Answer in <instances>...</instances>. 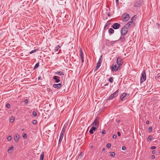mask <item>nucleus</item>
<instances>
[{
    "label": "nucleus",
    "mask_w": 160,
    "mask_h": 160,
    "mask_svg": "<svg viewBox=\"0 0 160 160\" xmlns=\"http://www.w3.org/2000/svg\"><path fill=\"white\" fill-rule=\"evenodd\" d=\"M6 107L8 108H10V105L8 103L6 105Z\"/></svg>",
    "instance_id": "35"
},
{
    "label": "nucleus",
    "mask_w": 160,
    "mask_h": 160,
    "mask_svg": "<svg viewBox=\"0 0 160 160\" xmlns=\"http://www.w3.org/2000/svg\"><path fill=\"white\" fill-rule=\"evenodd\" d=\"M55 74H56L58 75H64L63 72H62V71H57V72H55Z\"/></svg>",
    "instance_id": "16"
},
{
    "label": "nucleus",
    "mask_w": 160,
    "mask_h": 160,
    "mask_svg": "<svg viewBox=\"0 0 160 160\" xmlns=\"http://www.w3.org/2000/svg\"><path fill=\"white\" fill-rule=\"evenodd\" d=\"M101 64L99 63H97V64L96 67H97V68L98 67L99 68V67L101 66Z\"/></svg>",
    "instance_id": "40"
},
{
    "label": "nucleus",
    "mask_w": 160,
    "mask_h": 160,
    "mask_svg": "<svg viewBox=\"0 0 160 160\" xmlns=\"http://www.w3.org/2000/svg\"><path fill=\"white\" fill-rule=\"evenodd\" d=\"M119 92L118 90H117L115 92L111 95L109 97L108 100H111L116 97L118 95L119 93Z\"/></svg>",
    "instance_id": "4"
},
{
    "label": "nucleus",
    "mask_w": 160,
    "mask_h": 160,
    "mask_svg": "<svg viewBox=\"0 0 160 160\" xmlns=\"http://www.w3.org/2000/svg\"><path fill=\"white\" fill-rule=\"evenodd\" d=\"M24 103L26 104H27L28 103V99H25L24 101Z\"/></svg>",
    "instance_id": "42"
},
{
    "label": "nucleus",
    "mask_w": 160,
    "mask_h": 160,
    "mask_svg": "<svg viewBox=\"0 0 160 160\" xmlns=\"http://www.w3.org/2000/svg\"><path fill=\"white\" fill-rule=\"evenodd\" d=\"M102 133L103 134H105L106 133V131L105 130H102Z\"/></svg>",
    "instance_id": "50"
},
{
    "label": "nucleus",
    "mask_w": 160,
    "mask_h": 160,
    "mask_svg": "<svg viewBox=\"0 0 160 160\" xmlns=\"http://www.w3.org/2000/svg\"><path fill=\"white\" fill-rule=\"evenodd\" d=\"M39 62L37 63L34 67L33 69H35L38 68L39 66Z\"/></svg>",
    "instance_id": "23"
},
{
    "label": "nucleus",
    "mask_w": 160,
    "mask_h": 160,
    "mask_svg": "<svg viewBox=\"0 0 160 160\" xmlns=\"http://www.w3.org/2000/svg\"><path fill=\"white\" fill-rule=\"evenodd\" d=\"M136 15L133 16L131 19L132 22H133V21H135L136 20Z\"/></svg>",
    "instance_id": "30"
},
{
    "label": "nucleus",
    "mask_w": 160,
    "mask_h": 160,
    "mask_svg": "<svg viewBox=\"0 0 160 160\" xmlns=\"http://www.w3.org/2000/svg\"><path fill=\"white\" fill-rule=\"evenodd\" d=\"M32 115L34 117H36L37 116V113L35 111H33L32 112Z\"/></svg>",
    "instance_id": "28"
},
{
    "label": "nucleus",
    "mask_w": 160,
    "mask_h": 160,
    "mask_svg": "<svg viewBox=\"0 0 160 160\" xmlns=\"http://www.w3.org/2000/svg\"><path fill=\"white\" fill-rule=\"evenodd\" d=\"M114 30L112 28H110L109 29L108 32L110 35L111 34H113L114 33Z\"/></svg>",
    "instance_id": "17"
},
{
    "label": "nucleus",
    "mask_w": 160,
    "mask_h": 160,
    "mask_svg": "<svg viewBox=\"0 0 160 160\" xmlns=\"http://www.w3.org/2000/svg\"><path fill=\"white\" fill-rule=\"evenodd\" d=\"M125 40V38L124 36L121 37L118 40H120L121 42H123Z\"/></svg>",
    "instance_id": "19"
},
{
    "label": "nucleus",
    "mask_w": 160,
    "mask_h": 160,
    "mask_svg": "<svg viewBox=\"0 0 160 160\" xmlns=\"http://www.w3.org/2000/svg\"><path fill=\"white\" fill-rule=\"evenodd\" d=\"M107 14H108V16H110V13H107Z\"/></svg>",
    "instance_id": "58"
},
{
    "label": "nucleus",
    "mask_w": 160,
    "mask_h": 160,
    "mask_svg": "<svg viewBox=\"0 0 160 160\" xmlns=\"http://www.w3.org/2000/svg\"><path fill=\"white\" fill-rule=\"evenodd\" d=\"M99 118L98 117H97L93 122L91 124V125H93V126L94 125L98 127L99 125Z\"/></svg>",
    "instance_id": "5"
},
{
    "label": "nucleus",
    "mask_w": 160,
    "mask_h": 160,
    "mask_svg": "<svg viewBox=\"0 0 160 160\" xmlns=\"http://www.w3.org/2000/svg\"><path fill=\"white\" fill-rule=\"evenodd\" d=\"M108 84H106L104 85V86H108Z\"/></svg>",
    "instance_id": "60"
},
{
    "label": "nucleus",
    "mask_w": 160,
    "mask_h": 160,
    "mask_svg": "<svg viewBox=\"0 0 160 160\" xmlns=\"http://www.w3.org/2000/svg\"><path fill=\"white\" fill-rule=\"evenodd\" d=\"M148 130L150 132H151L152 131V127H150L148 128Z\"/></svg>",
    "instance_id": "41"
},
{
    "label": "nucleus",
    "mask_w": 160,
    "mask_h": 160,
    "mask_svg": "<svg viewBox=\"0 0 160 160\" xmlns=\"http://www.w3.org/2000/svg\"><path fill=\"white\" fill-rule=\"evenodd\" d=\"M159 153H160V151H159Z\"/></svg>",
    "instance_id": "63"
},
{
    "label": "nucleus",
    "mask_w": 160,
    "mask_h": 160,
    "mask_svg": "<svg viewBox=\"0 0 160 160\" xmlns=\"http://www.w3.org/2000/svg\"><path fill=\"white\" fill-rule=\"evenodd\" d=\"M63 138V136H60L59 139V142H58L59 143H61V142Z\"/></svg>",
    "instance_id": "31"
},
{
    "label": "nucleus",
    "mask_w": 160,
    "mask_h": 160,
    "mask_svg": "<svg viewBox=\"0 0 160 160\" xmlns=\"http://www.w3.org/2000/svg\"><path fill=\"white\" fill-rule=\"evenodd\" d=\"M23 138H27V134H26V133H25L24 135H23Z\"/></svg>",
    "instance_id": "47"
},
{
    "label": "nucleus",
    "mask_w": 160,
    "mask_h": 160,
    "mask_svg": "<svg viewBox=\"0 0 160 160\" xmlns=\"http://www.w3.org/2000/svg\"><path fill=\"white\" fill-rule=\"evenodd\" d=\"M120 26L121 25L119 23H115L112 25V27L115 29H119Z\"/></svg>",
    "instance_id": "9"
},
{
    "label": "nucleus",
    "mask_w": 160,
    "mask_h": 160,
    "mask_svg": "<svg viewBox=\"0 0 160 160\" xmlns=\"http://www.w3.org/2000/svg\"><path fill=\"white\" fill-rule=\"evenodd\" d=\"M61 47L59 45L57 46L55 49V52H57L58 51V49Z\"/></svg>",
    "instance_id": "25"
},
{
    "label": "nucleus",
    "mask_w": 160,
    "mask_h": 160,
    "mask_svg": "<svg viewBox=\"0 0 160 160\" xmlns=\"http://www.w3.org/2000/svg\"><path fill=\"white\" fill-rule=\"evenodd\" d=\"M105 148H104L102 149V151L103 152H104L105 151Z\"/></svg>",
    "instance_id": "57"
},
{
    "label": "nucleus",
    "mask_w": 160,
    "mask_h": 160,
    "mask_svg": "<svg viewBox=\"0 0 160 160\" xmlns=\"http://www.w3.org/2000/svg\"><path fill=\"white\" fill-rule=\"evenodd\" d=\"M118 135L119 136H121V133L119 132H118Z\"/></svg>",
    "instance_id": "51"
},
{
    "label": "nucleus",
    "mask_w": 160,
    "mask_h": 160,
    "mask_svg": "<svg viewBox=\"0 0 160 160\" xmlns=\"http://www.w3.org/2000/svg\"><path fill=\"white\" fill-rule=\"evenodd\" d=\"M32 123L34 124H37L38 123L37 121L36 120H34L33 121Z\"/></svg>",
    "instance_id": "38"
},
{
    "label": "nucleus",
    "mask_w": 160,
    "mask_h": 160,
    "mask_svg": "<svg viewBox=\"0 0 160 160\" xmlns=\"http://www.w3.org/2000/svg\"><path fill=\"white\" fill-rule=\"evenodd\" d=\"M122 149L123 150H125L126 149V147L124 146L122 147Z\"/></svg>",
    "instance_id": "45"
},
{
    "label": "nucleus",
    "mask_w": 160,
    "mask_h": 160,
    "mask_svg": "<svg viewBox=\"0 0 160 160\" xmlns=\"http://www.w3.org/2000/svg\"><path fill=\"white\" fill-rule=\"evenodd\" d=\"M65 131H66L65 129L64 128H63L62 129V131L61 133L60 136H63V137L64 134L65 132Z\"/></svg>",
    "instance_id": "18"
},
{
    "label": "nucleus",
    "mask_w": 160,
    "mask_h": 160,
    "mask_svg": "<svg viewBox=\"0 0 160 160\" xmlns=\"http://www.w3.org/2000/svg\"><path fill=\"white\" fill-rule=\"evenodd\" d=\"M14 118L13 117H11L9 120V122H13L14 121Z\"/></svg>",
    "instance_id": "24"
},
{
    "label": "nucleus",
    "mask_w": 160,
    "mask_h": 160,
    "mask_svg": "<svg viewBox=\"0 0 160 160\" xmlns=\"http://www.w3.org/2000/svg\"><path fill=\"white\" fill-rule=\"evenodd\" d=\"M92 129L93 131H96L97 129V128L95 127H92L91 128Z\"/></svg>",
    "instance_id": "37"
},
{
    "label": "nucleus",
    "mask_w": 160,
    "mask_h": 160,
    "mask_svg": "<svg viewBox=\"0 0 160 160\" xmlns=\"http://www.w3.org/2000/svg\"><path fill=\"white\" fill-rule=\"evenodd\" d=\"M53 87L55 88L59 89L62 87V84L61 83H58L57 84H54L53 85Z\"/></svg>",
    "instance_id": "11"
},
{
    "label": "nucleus",
    "mask_w": 160,
    "mask_h": 160,
    "mask_svg": "<svg viewBox=\"0 0 160 160\" xmlns=\"http://www.w3.org/2000/svg\"><path fill=\"white\" fill-rule=\"evenodd\" d=\"M20 135L18 134L15 135L14 137V139L16 142H18L19 139Z\"/></svg>",
    "instance_id": "15"
},
{
    "label": "nucleus",
    "mask_w": 160,
    "mask_h": 160,
    "mask_svg": "<svg viewBox=\"0 0 160 160\" xmlns=\"http://www.w3.org/2000/svg\"><path fill=\"white\" fill-rule=\"evenodd\" d=\"M156 146H153L151 147L150 149H156Z\"/></svg>",
    "instance_id": "43"
},
{
    "label": "nucleus",
    "mask_w": 160,
    "mask_h": 160,
    "mask_svg": "<svg viewBox=\"0 0 160 160\" xmlns=\"http://www.w3.org/2000/svg\"><path fill=\"white\" fill-rule=\"evenodd\" d=\"M89 132L91 134H93V133H94V132H93V130L92 129V128H91V129H90V130H89Z\"/></svg>",
    "instance_id": "36"
},
{
    "label": "nucleus",
    "mask_w": 160,
    "mask_h": 160,
    "mask_svg": "<svg viewBox=\"0 0 160 160\" xmlns=\"http://www.w3.org/2000/svg\"><path fill=\"white\" fill-rule=\"evenodd\" d=\"M151 158L152 159H153L155 158V156L154 155H153L152 156Z\"/></svg>",
    "instance_id": "52"
},
{
    "label": "nucleus",
    "mask_w": 160,
    "mask_h": 160,
    "mask_svg": "<svg viewBox=\"0 0 160 160\" xmlns=\"http://www.w3.org/2000/svg\"><path fill=\"white\" fill-rule=\"evenodd\" d=\"M108 25H109V24H108V23H107L106 24L105 26H104V29H105Z\"/></svg>",
    "instance_id": "44"
},
{
    "label": "nucleus",
    "mask_w": 160,
    "mask_h": 160,
    "mask_svg": "<svg viewBox=\"0 0 160 160\" xmlns=\"http://www.w3.org/2000/svg\"><path fill=\"white\" fill-rule=\"evenodd\" d=\"M149 121H147L146 122V124H149Z\"/></svg>",
    "instance_id": "54"
},
{
    "label": "nucleus",
    "mask_w": 160,
    "mask_h": 160,
    "mask_svg": "<svg viewBox=\"0 0 160 160\" xmlns=\"http://www.w3.org/2000/svg\"><path fill=\"white\" fill-rule=\"evenodd\" d=\"M37 51V49L33 50H32V51L30 52H29V53L30 54H32V53H33Z\"/></svg>",
    "instance_id": "32"
},
{
    "label": "nucleus",
    "mask_w": 160,
    "mask_h": 160,
    "mask_svg": "<svg viewBox=\"0 0 160 160\" xmlns=\"http://www.w3.org/2000/svg\"><path fill=\"white\" fill-rule=\"evenodd\" d=\"M122 17L123 19V21H127L129 20V14L127 13H125L123 15Z\"/></svg>",
    "instance_id": "6"
},
{
    "label": "nucleus",
    "mask_w": 160,
    "mask_h": 160,
    "mask_svg": "<svg viewBox=\"0 0 160 160\" xmlns=\"http://www.w3.org/2000/svg\"><path fill=\"white\" fill-rule=\"evenodd\" d=\"M121 66L118 65V69H120L121 68V67H120Z\"/></svg>",
    "instance_id": "56"
},
{
    "label": "nucleus",
    "mask_w": 160,
    "mask_h": 160,
    "mask_svg": "<svg viewBox=\"0 0 160 160\" xmlns=\"http://www.w3.org/2000/svg\"><path fill=\"white\" fill-rule=\"evenodd\" d=\"M108 81L110 82H111V83H112V82H113V77H111L108 80Z\"/></svg>",
    "instance_id": "27"
},
{
    "label": "nucleus",
    "mask_w": 160,
    "mask_h": 160,
    "mask_svg": "<svg viewBox=\"0 0 160 160\" xmlns=\"http://www.w3.org/2000/svg\"><path fill=\"white\" fill-rule=\"evenodd\" d=\"M143 4V0H138L135 1L133 4V7L137 8L140 7Z\"/></svg>",
    "instance_id": "1"
},
{
    "label": "nucleus",
    "mask_w": 160,
    "mask_h": 160,
    "mask_svg": "<svg viewBox=\"0 0 160 160\" xmlns=\"http://www.w3.org/2000/svg\"><path fill=\"white\" fill-rule=\"evenodd\" d=\"M159 75V74H158L157 75L158 76V78H159V77H160V75Z\"/></svg>",
    "instance_id": "59"
},
{
    "label": "nucleus",
    "mask_w": 160,
    "mask_h": 160,
    "mask_svg": "<svg viewBox=\"0 0 160 160\" xmlns=\"http://www.w3.org/2000/svg\"><path fill=\"white\" fill-rule=\"evenodd\" d=\"M152 153L153 154H154V153H156V151L155 150H153L152 151Z\"/></svg>",
    "instance_id": "53"
},
{
    "label": "nucleus",
    "mask_w": 160,
    "mask_h": 160,
    "mask_svg": "<svg viewBox=\"0 0 160 160\" xmlns=\"http://www.w3.org/2000/svg\"><path fill=\"white\" fill-rule=\"evenodd\" d=\"M109 153L110 154V156H112L113 157H115V154L114 152H109Z\"/></svg>",
    "instance_id": "26"
},
{
    "label": "nucleus",
    "mask_w": 160,
    "mask_h": 160,
    "mask_svg": "<svg viewBox=\"0 0 160 160\" xmlns=\"http://www.w3.org/2000/svg\"><path fill=\"white\" fill-rule=\"evenodd\" d=\"M59 77L57 76H54L53 77V79L55 80V82L56 83H58L60 82V80L59 79Z\"/></svg>",
    "instance_id": "14"
},
{
    "label": "nucleus",
    "mask_w": 160,
    "mask_h": 160,
    "mask_svg": "<svg viewBox=\"0 0 160 160\" xmlns=\"http://www.w3.org/2000/svg\"><path fill=\"white\" fill-rule=\"evenodd\" d=\"M146 79V72L145 70L143 71L141 77L140 82L141 83H142L145 81Z\"/></svg>",
    "instance_id": "3"
},
{
    "label": "nucleus",
    "mask_w": 160,
    "mask_h": 160,
    "mask_svg": "<svg viewBox=\"0 0 160 160\" xmlns=\"http://www.w3.org/2000/svg\"><path fill=\"white\" fill-rule=\"evenodd\" d=\"M118 40L112 41L109 42V44L111 46H112Z\"/></svg>",
    "instance_id": "22"
},
{
    "label": "nucleus",
    "mask_w": 160,
    "mask_h": 160,
    "mask_svg": "<svg viewBox=\"0 0 160 160\" xmlns=\"http://www.w3.org/2000/svg\"><path fill=\"white\" fill-rule=\"evenodd\" d=\"M13 147H10L8 149V153H11L12 152L11 150L13 148Z\"/></svg>",
    "instance_id": "21"
},
{
    "label": "nucleus",
    "mask_w": 160,
    "mask_h": 160,
    "mask_svg": "<svg viewBox=\"0 0 160 160\" xmlns=\"http://www.w3.org/2000/svg\"><path fill=\"white\" fill-rule=\"evenodd\" d=\"M107 147L108 148H110L111 147V144L110 143H108L107 144Z\"/></svg>",
    "instance_id": "33"
},
{
    "label": "nucleus",
    "mask_w": 160,
    "mask_h": 160,
    "mask_svg": "<svg viewBox=\"0 0 160 160\" xmlns=\"http://www.w3.org/2000/svg\"><path fill=\"white\" fill-rule=\"evenodd\" d=\"M80 55L81 59V62L82 63H83L84 62V55L81 49H80Z\"/></svg>",
    "instance_id": "10"
},
{
    "label": "nucleus",
    "mask_w": 160,
    "mask_h": 160,
    "mask_svg": "<svg viewBox=\"0 0 160 160\" xmlns=\"http://www.w3.org/2000/svg\"><path fill=\"white\" fill-rule=\"evenodd\" d=\"M133 23H134L133 22H132L129 21L125 26H126V27L128 28L129 27H132Z\"/></svg>",
    "instance_id": "12"
},
{
    "label": "nucleus",
    "mask_w": 160,
    "mask_h": 160,
    "mask_svg": "<svg viewBox=\"0 0 160 160\" xmlns=\"http://www.w3.org/2000/svg\"><path fill=\"white\" fill-rule=\"evenodd\" d=\"M12 136H9L8 138H7V139L8 140V141H10L12 140Z\"/></svg>",
    "instance_id": "34"
},
{
    "label": "nucleus",
    "mask_w": 160,
    "mask_h": 160,
    "mask_svg": "<svg viewBox=\"0 0 160 160\" xmlns=\"http://www.w3.org/2000/svg\"><path fill=\"white\" fill-rule=\"evenodd\" d=\"M117 138V135L116 134H114L112 136V138L114 139H115Z\"/></svg>",
    "instance_id": "48"
},
{
    "label": "nucleus",
    "mask_w": 160,
    "mask_h": 160,
    "mask_svg": "<svg viewBox=\"0 0 160 160\" xmlns=\"http://www.w3.org/2000/svg\"><path fill=\"white\" fill-rule=\"evenodd\" d=\"M99 68L98 67L96 66V68L94 69V72H95L97 71V70Z\"/></svg>",
    "instance_id": "49"
},
{
    "label": "nucleus",
    "mask_w": 160,
    "mask_h": 160,
    "mask_svg": "<svg viewBox=\"0 0 160 160\" xmlns=\"http://www.w3.org/2000/svg\"><path fill=\"white\" fill-rule=\"evenodd\" d=\"M112 70L113 71H117L118 70V66L117 65H114L113 64L112 68Z\"/></svg>",
    "instance_id": "13"
},
{
    "label": "nucleus",
    "mask_w": 160,
    "mask_h": 160,
    "mask_svg": "<svg viewBox=\"0 0 160 160\" xmlns=\"http://www.w3.org/2000/svg\"><path fill=\"white\" fill-rule=\"evenodd\" d=\"M44 153L42 152L40 155V160H43Z\"/></svg>",
    "instance_id": "20"
},
{
    "label": "nucleus",
    "mask_w": 160,
    "mask_h": 160,
    "mask_svg": "<svg viewBox=\"0 0 160 160\" xmlns=\"http://www.w3.org/2000/svg\"><path fill=\"white\" fill-rule=\"evenodd\" d=\"M159 119L160 120V116H159Z\"/></svg>",
    "instance_id": "62"
},
{
    "label": "nucleus",
    "mask_w": 160,
    "mask_h": 160,
    "mask_svg": "<svg viewBox=\"0 0 160 160\" xmlns=\"http://www.w3.org/2000/svg\"><path fill=\"white\" fill-rule=\"evenodd\" d=\"M117 62L119 66H121L123 64L122 59L120 57H118L117 60Z\"/></svg>",
    "instance_id": "8"
},
{
    "label": "nucleus",
    "mask_w": 160,
    "mask_h": 160,
    "mask_svg": "<svg viewBox=\"0 0 160 160\" xmlns=\"http://www.w3.org/2000/svg\"><path fill=\"white\" fill-rule=\"evenodd\" d=\"M41 77L39 76V77H38V79L40 80L41 79Z\"/></svg>",
    "instance_id": "55"
},
{
    "label": "nucleus",
    "mask_w": 160,
    "mask_h": 160,
    "mask_svg": "<svg viewBox=\"0 0 160 160\" xmlns=\"http://www.w3.org/2000/svg\"><path fill=\"white\" fill-rule=\"evenodd\" d=\"M128 30V28L126 26H124L121 31V34L122 36L125 35L127 33Z\"/></svg>",
    "instance_id": "2"
},
{
    "label": "nucleus",
    "mask_w": 160,
    "mask_h": 160,
    "mask_svg": "<svg viewBox=\"0 0 160 160\" xmlns=\"http://www.w3.org/2000/svg\"><path fill=\"white\" fill-rule=\"evenodd\" d=\"M102 55H101L100 58H99V60H98V62L97 63H100L101 64L102 62Z\"/></svg>",
    "instance_id": "29"
},
{
    "label": "nucleus",
    "mask_w": 160,
    "mask_h": 160,
    "mask_svg": "<svg viewBox=\"0 0 160 160\" xmlns=\"http://www.w3.org/2000/svg\"><path fill=\"white\" fill-rule=\"evenodd\" d=\"M91 148H93V146H91Z\"/></svg>",
    "instance_id": "61"
},
{
    "label": "nucleus",
    "mask_w": 160,
    "mask_h": 160,
    "mask_svg": "<svg viewBox=\"0 0 160 160\" xmlns=\"http://www.w3.org/2000/svg\"><path fill=\"white\" fill-rule=\"evenodd\" d=\"M127 94L126 93H123L120 96V99L122 101H123L126 100L127 98Z\"/></svg>",
    "instance_id": "7"
},
{
    "label": "nucleus",
    "mask_w": 160,
    "mask_h": 160,
    "mask_svg": "<svg viewBox=\"0 0 160 160\" xmlns=\"http://www.w3.org/2000/svg\"><path fill=\"white\" fill-rule=\"evenodd\" d=\"M116 3V5L117 6L119 4V0H115Z\"/></svg>",
    "instance_id": "46"
},
{
    "label": "nucleus",
    "mask_w": 160,
    "mask_h": 160,
    "mask_svg": "<svg viewBox=\"0 0 160 160\" xmlns=\"http://www.w3.org/2000/svg\"><path fill=\"white\" fill-rule=\"evenodd\" d=\"M148 138L150 141H151L152 139V136H149L148 137Z\"/></svg>",
    "instance_id": "39"
}]
</instances>
